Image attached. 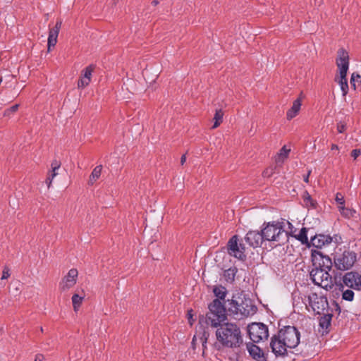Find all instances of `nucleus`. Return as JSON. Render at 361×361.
I'll return each mask as SVG.
<instances>
[{"instance_id":"obj_24","label":"nucleus","mask_w":361,"mask_h":361,"mask_svg":"<svg viewBox=\"0 0 361 361\" xmlns=\"http://www.w3.org/2000/svg\"><path fill=\"white\" fill-rule=\"evenodd\" d=\"M223 116H224V112L221 109H219V110L216 111V113H215L214 117V123L212 126L213 129L216 128L222 123Z\"/></svg>"},{"instance_id":"obj_43","label":"nucleus","mask_w":361,"mask_h":361,"mask_svg":"<svg viewBox=\"0 0 361 361\" xmlns=\"http://www.w3.org/2000/svg\"><path fill=\"white\" fill-rule=\"evenodd\" d=\"M45 357L42 354H37L35 356V361H44Z\"/></svg>"},{"instance_id":"obj_20","label":"nucleus","mask_w":361,"mask_h":361,"mask_svg":"<svg viewBox=\"0 0 361 361\" xmlns=\"http://www.w3.org/2000/svg\"><path fill=\"white\" fill-rule=\"evenodd\" d=\"M247 350L250 355L255 360L261 361L264 357V354L262 350L257 345L253 344L247 345Z\"/></svg>"},{"instance_id":"obj_41","label":"nucleus","mask_w":361,"mask_h":361,"mask_svg":"<svg viewBox=\"0 0 361 361\" xmlns=\"http://www.w3.org/2000/svg\"><path fill=\"white\" fill-rule=\"evenodd\" d=\"M345 125L343 123H338L337 126V130L338 133H342L345 130Z\"/></svg>"},{"instance_id":"obj_30","label":"nucleus","mask_w":361,"mask_h":361,"mask_svg":"<svg viewBox=\"0 0 361 361\" xmlns=\"http://www.w3.org/2000/svg\"><path fill=\"white\" fill-rule=\"evenodd\" d=\"M307 233V229L305 228H302L300 230V231L298 235V238H297L303 244L308 243Z\"/></svg>"},{"instance_id":"obj_42","label":"nucleus","mask_w":361,"mask_h":361,"mask_svg":"<svg viewBox=\"0 0 361 361\" xmlns=\"http://www.w3.org/2000/svg\"><path fill=\"white\" fill-rule=\"evenodd\" d=\"M272 171L273 169H267L264 172H263V176H271L272 175Z\"/></svg>"},{"instance_id":"obj_16","label":"nucleus","mask_w":361,"mask_h":361,"mask_svg":"<svg viewBox=\"0 0 361 361\" xmlns=\"http://www.w3.org/2000/svg\"><path fill=\"white\" fill-rule=\"evenodd\" d=\"M333 240L332 237L329 235H315L311 238L310 243L313 247L322 248V247L329 245Z\"/></svg>"},{"instance_id":"obj_12","label":"nucleus","mask_w":361,"mask_h":361,"mask_svg":"<svg viewBox=\"0 0 361 361\" xmlns=\"http://www.w3.org/2000/svg\"><path fill=\"white\" fill-rule=\"evenodd\" d=\"M312 263L314 268L330 271L332 262L329 257L324 255L321 252L314 250L312 252Z\"/></svg>"},{"instance_id":"obj_22","label":"nucleus","mask_w":361,"mask_h":361,"mask_svg":"<svg viewBox=\"0 0 361 361\" xmlns=\"http://www.w3.org/2000/svg\"><path fill=\"white\" fill-rule=\"evenodd\" d=\"M331 314H326L321 317L319 319V326L326 332H327V330L331 325Z\"/></svg>"},{"instance_id":"obj_29","label":"nucleus","mask_w":361,"mask_h":361,"mask_svg":"<svg viewBox=\"0 0 361 361\" xmlns=\"http://www.w3.org/2000/svg\"><path fill=\"white\" fill-rule=\"evenodd\" d=\"M303 201L305 203L307 206H311L312 207H315L316 202L312 199L310 195L307 192L305 191L302 195Z\"/></svg>"},{"instance_id":"obj_39","label":"nucleus","mask_w":361,"mask_h":361,"mask_svg":"<svg viewBox=\"0 0 361 361\" xmlns=\"http://www.w3.org/2000/svg\"><path fill=\"white\" fill-rule=\"evenodd\" d=\"M61 166V162L56 159L52 161L51 167V169H59Z\"/></svg>"},{"instance_id":"obj_36","label":"nucleus","mask_w":361,"mask_h":361,"mask_svg":"<svg viewBox=\"0 0 361 361\" xmlns=\"http://www.w3.org/2000/svg\"><path fill=\"white\" fill-rule=\"evenodd\" d=\"M360 78H361V75H360L358 73H353L352 74L351 78H350V85L353 87L354 90H355L356 87H357V85H355L356 80L360 79ZM360 86H361V81H360Z\"/></svg>"},{"instance_id":"obj_44","label":"nucleus","mask_w":361,"mask_h":361,"mask_svg":"<svg viewBox=\"0 0 361 361\" xmlns=\"http://www.w3.org/2000/svg\"><path fill=\"white\" fill-rule=\"evenodd\" d=\"M191 312H192V310H190L188 312V320H189L190 325L192 324V321H191L192 319V314Z\"/></svg>"},{"instance_id":"obj_9","label":"nucleus","mask_w":361,"mask_h":361,"mask_svg":"<svg viewBox=\"0 0 361 361\" xmlns=\"http://www.w3.org/2000/svg\"><path fill=\"white\" fill-rule=\"evenodd\" d=\"M248 334L254 343H258L269 336L268 327L262 323H252L248 326Z\"/></svg>"},{"instance_id":"obj_32","label":"nucleus","mask_w":361,"mask_h":361,"mask_svg":"<svg viewBox=\"0 0 361 361\" xmlns=\"http://www.w3.org/2000/svg\"><path fill=\"white\" fill-rule=\"evenodd\" d=\"M91 82V80H90L87 78H84L82 75L80 76V78L78 80V88H85L87 87L90 82Z\"/></svg>"},{"instance_id":"obj_33","label":"nucleus","mask_w":361,"mask_h":361,"mask_svg":"<svg viewBox=\"0 0 361 361\" xmlns=\"http://www.w3.org/2000/svg\"><path fill=\"white\" fill-rule=\"evenodd\" d=\"M290 149H287L286 146H283L279 153V159L283 161L284 159L287 158Z\"/></svg>"},{"instance_id":"obj_26","label":"nucleus","mask_w":361,"mask_h":361,"mask_svg":"<svg viewBox=\"0 0 361 361\" xmlns=\"http://www.w3.org/2000/svg\"><path fill=\"white\" fill-rule=\"evenodd\" d=\"M340 289L343 291L342 298L347 301H352L354 298V292L352 290L347 289L343 290V285L341 284Z\"/></svg>"},{"instance_id":"obj_13","label":"nucleus","mask_w":361,"mask_h":361,"mask_svg":"<svg viewBox=\"0 0 361 361\" xmlns=\"http://www.w3.org/2000/svg\"><path fill=\"white\" fill-rule=\"evenodd\" d=\"M343 284L355 290H361V274L356 271L347 272L343 277Z\"/></svg>"},{"instance_id":"obj_19","label":"nucleus","mask_w":361,"mask_h":361,"mask_svg":"<svg viewBox=\"0 0 361 361\" xmlns=\"http://www.w3.org/2000/svg\"><path fill=\"white\" fill-rule=\"evenodd\" d=\"M301 97L302 93L300 94V97L293 102L292 107L287 111L286 118L288 120H291L298 114L302 105Z\"/></svg>"},{"instance_id":"obj_8","label":"nucleus","mask_w":361,"mask_h":361,"mask_svg":"<svg viewBox=\"0 0 361 361\" xmlns=\"http://www.w3.org/2000/svg\"><path fill=\"white\" fill-rule=\"evenodd\" d=\"M357 255L354 251L345 250L342 252H336L334 257V264L339 270H348L355 264Z\"/></svg>"},{"instance_id":"obj_49","label":"nucleus","mask_w":361,"mask_h":361,"mask_svg":"<svg viewBox=\"0 0 361 361\" xmlns=\"http://www.w3.org/2000/svg\"><path fill=\"white\" fill-rule=\"evenodd\" d=\"M360 81H361V78L360 79H357V80H356L355 83L357 82V85L360 86Z\"/></svg>"},{"instance_id":"obj_25","label":"nucleus","mask_w":361,"mask_h":361,"mask_svg":"<svg viewBox=\"0 0 361 361\" xmlns=\"http://www.w3.org/2000/svg\"><path fill=\"white\" fill-rule=\"evenodd\" d=\"M338 209H339L341 214L346 218L353 217V216H354V214H355V210L347 208L344 205L338 206Z\"/></svg>"},{"instance_id":"obj_34","label":"nucleus","mask_w":361,"mask_h":361,"mask_svg":"<svg viewBox=\"0 0 361 361\" xmlns=\"http://www.w3.org/2000/svg\"><path fill=\"white\" fill-rule=\"evenodd\" d=\"M19 105L15 104L12 106L11 107L6 109L4 113V116L10 117L11 115H13L14 113H16L18 109Z\"/></svg>"},{"instance_id":"obj_46","label":"nucleus","mask_w":361,"mask_h":361,"mask_svg":"<svg viewBox=\"0 0 361 361\" xmlns=\"http://www.w3.org/2000/svg\"><path fill=\"white\" fill-rule=\"evenodd\" d=\"M185 161H186V156H185V154H183V155H182V157L180 158V164H181V165H183Z\"/></svg>"},{"instance_id":"obj_38","label":"nucleus","mask_w":361,"mask_h":361,"mask_svg":"<svg viewBox=\"0 0 361 361\" xmlns=\"http://www.w3.org/2000/svg\"><path fill=\"white\" fill-rule=\"evenodd\" d=\"M10 269L7 267H5L3 270L1 279H6L10 276Z\"/></svg>"},{"instance_id":"obj_14","label":"nucleus","mask_w":361,"mask_h":361,"mask_svg":"<svg viewBox=\"0 0 361 361\" xmlns=\"http://www.w3.org/2000/svg\"><path fill=\"white\" fill-rule=\"evenodd\" d=\"M78 272L76 269H71L59 283V289L61 291H67L75 286L77 281Z\"/></svg>"},{"instance_id":"obj_17","label":"nucleus","mask_w":361,"mask_h":361,"mask_svg":"<svg viewBox=\"0 0 361 361\" xmlns=\"http://www.w3.org/2000/svg\"><path fill=\"white\" fill-rule=\"evenodd\" d=\"M62 21L58 20L55 26L50 29L48 37V49L50 50L51 47H54L57 42V37L59 30L61 27Z\"/></svg>"},{"instance_id":"obj_51","label":"nucleus","mask_w":361,"mask_h":361,"mask_svg":"<svg viewBox=\"0 0 361 361\" xmlns=\"http://www.w3.org/2000/svg\"><path fill=\"white\" fill-rule=\"evenodd\" d=\"M203 320H204V317H202V318H200L199 322L201 323L202 321H203Z\"/></svg>"},{"instance_id":"obj_18","label":"nucleus","mask_w":361,"mask_h":361,"mask_svg":"<svg viewBox=\"0 0 361 361\" xmlns=\"http://www.w3.org/2000/svg\"><path fill=\"white\" fill-rule=\"evenodd\" d=\"M62 21L58 20L55 26L50 29L48 37V49L50 50L51 47H54L57 42V37L59 30L61 27Z\"/></svg>"},{"instance_id":"obj_48","label":"nucleus","mask_w":361,"mask_h":361,"mask_svg":"<svg viewBox=\"0 0 361 361\" xmlns=\"http://www.w3.org/2000/svg\"><path fill=\"white\" fill-rule=\"evenodd\" d=\"M158 4H159V1H158L157 0H153V1H152V4L153 6H157Z\"/></svg>"},{"instance_id":"obj_31","label":"nucleus","mask_w":361,"mask_h":361,"mask_svg":"<svg viewBox=\"0 0 361 361\" xmlns=\"http://www.w3.org/2000/svg\"><path fill=\"white\" fill-rule=\"evenodd\" d=\"M94 69V66L93 65H90L82 71L81 75H82L84 78H87L91 80Z\"/></svg>"},{"instance_id":"obj_7","label":"nucleus","mask_w":361,"mask_h":361,"mask_svg":"<svg viewBox=\"0 0 361 361\" xmlns=\"http://www.w3.org/2000/svg\"><path fill=\"white\" fill-rule=\"evenodd\" d=\"M329 270H324L319 268H314L310 273L312 282L319 286L328 290L333 288L334 281Z\"/></svg>"},{"instance_id":"obj_3","label":"nucleus","mask_w":361,"mask_h":361,"mask_svg":"<svg viewBox=\"0 0 361 361\" xmlns=\"http://www.w3.org/2000/svg\"><path fill=\"white\" fill-rule=\"evenodd\" d=\"M336 65L339 75L336 76L335 81L339 84L343 95L345 96L348 92L346 75L349 68V56L348 52L343 49H340L338 51Z\"/></svg>"},{"instance_id":"obj_45","label":"nucleus","mask_w":361,"mask_h":361,"mask_svg":"<svg viewBox=\"0 0 361 361\" xmlns=\"http://www.w3.org/2000/svg\"><path fill=\"white\" fill-rule=\"evenodd\" d=\"M310 173H311V171H309L308 173H307V175L304 176V181L305 183H309V176L310 175Z\"/></svg>"},{"instance_id":"obj_15","label":"nucleus","mask_w":361,"mask_h":361,"mask_svg":"<svg viewBox=\"0 0 361 361\" xmlns=\"http://www.w3.org/2000/svg\"><path fill=\"white\" fill-rule=\"evenodd\" d=\"M245 240L251 247H257L262 245L263 240H265V239L262 235V231L261 232L257 231H250L246 234Z\"/></svg>"},{"instance_id":"obj_50","label":"nucleus","mask_w":361,"mask_h":361,"mask_svg":"<svg viewBox=\"0 0 361 361\" xmlns=\"http://www.w3.org/2000/svg\"><path fill=\"white\" fill-rule=\"evenodd\" d=\"M113 4L116 5L119 0H111Z\"/></svg>"},{"instance_id":"obj_47","label":"nucleus","mask_w":361,"mask_h":361,"mask_svg":"<svg viewBox=\"0 0 361 361\" xmlns=\"http://www.w3.org/2000/svg\"><path fill=\"white\" fill-rule=\"evenodd\" d=\"M331 149H332V150H334V149H338V145H336V144H332V145H331Z\"/></svg>"},{"instance_id":"obj_5","label":"nucleus","mask_w":361,"mask_h":361,"mask_svg":"<svg viewBox=\"0 0 361 361\" xmlns=\"http://www.w3.org/2000/svg\"><path fill=\"white\" fill-rule=\"evenodd\" d=\"M209 312L207 314V323L212 327H217L226 319V308L224 304L219 299H215L209 305Z\"/></svg>"},{"instance_id":"obj_21","label":"nucleus","mask_w":361,"mask_h":361,"mask_svg":"<svg viewBox=\"0 0 361 361\" xmlns=\"http://www.w3.org/2000/svg\"><path fill=\"white\" fill-rule=\"evenodd\" d=\"M213 293L214 295L219 299L220 301L225 300V298L227 294V290L226 288L223 286H215L213 288Z\"/></svg>"},{"instance_id":"obj_40","label":"nucleus","mask_w":361,"mask_h":361,"mask_svg":"<svg viewBox=\"0 0 361 361\" xmlns=\"http://www.w3.org/2000/svg\"><path fill=\"white\" fill-rule=\"evenodd\" d=\"M361 154L360 149H355L351 152V156L356 159Z\"/></svg>"},{"instance_id":"obj_28","label":"nucleus","mask_w":361,"mask_h":361,"mask_svg":"<svg viewBox=\"0 0 361 361\" xmlns=\"http://www.w3.org/2000/svg\"><path fill=\"white\" fill-rule=\"evenodd\" d=\"M237 269L235 268H230L224 271V277L226 281H234Z\"/></svg>"},{"instance_id":"obj_27","label":"nucleus","mask_w":361,"mask_h":361,"mask_svg":"<svg viewBox=\"0 0 361 361\" xmlns=\"http://www.w3.org/2000/svg\"><path fill=\"white\" fill-rule=\"evenodd\" d=\"M84 297L80 296L78 294H73L72 296V303L73 306V309L75 311H77L82 304Z\"/></svg>"},{"instance_id":"obj_11","label":"nucleus","mask_w":361,"mask_h":361,"mask_svg":"<svg viewBox=\"0 0 361 361\" xmlns=\"http://www.w3.org/2000/svg\"><path fill=\"white\" fill-rule=\"evenodd\" d=\"M237 235H233L228 242V252L238 259L244 260L246 257L245 255V247L242 244H238Z\"/></svg>"},{"instance_id":"obj_4","label":"nucleus","mask_w":361,"mask_h":361,"mask_svg":"<svg viewBox=\"0 0 361 361\" xmlns=\"http://www.w3.org/2000/svg\"><path fill=\"white\" fill-rule=\"evenodd\" d=\"M264 226L262 231L265 240L275 241L279 244L284 243L288 240V233L283 229L281 223L273 221L264 224Z\"/></svg>"},{"instance_id":"obj_2","label":"nucleus","mask_w":361,"mask_h":361,"mask_svg":"<svg viewBox=\"0 0 361 361\" xmlns=\"http://www.w3.org/2000/svg\"><path fill=\"white\" fill-rule=\"evenodd\" d=\"M300 343V333L293 326H286L271 337L270 347L276 356L285 355L287 348H294Z\"/></svg>"},{"instance_id":"obj_23","label":"nucleus","mask_w":361,"mask_h":361,"mask_svg":"<svg viewBox=\"0 0 361 361\" xmlns=\"http://www.w3.org/2000/svg\"><path fill=\"white\" fill-rule=\"evenodd\" d=\"M102 166L101 165L97 166L92 171L89 180V184L93 185L94 182L100 177Z\"/></svg>"},{"instance_id":"obj_10","label":"nucleus","mask_w":361,"mask_h":361,"mask_svg":"<svg viewBox=\"0 0 361 361\" xmlns=\"http://www.w3.org/2000/svg\"><path fill=\"white\" fill-rule=\"evenodd\" d=\"M308 302L313 311L319 314L324 312L329 306L326 297L319 295L316 293H312L308 295Z\"/></svg>"},{"instance_id":"obj_6","label":"nucleus","mask_w":361,"mask_h":361,"mask_svg":"<svg viewBox=\"0 0 361 361\" xmlns=\"http://www.w3.org/2000/svg\"><path fill=\"white\" fill-rule=\"evenodd\" d=\"M228 301V310L233 314L248 317L256 312V307L249 298L241 299L240 302L233 299Z\"/></svg>"},{"instance_id":"obj_37","label":"nucleus","mask_w":361,"mask_h":361,"mask_svg":"<svg viewBox=\"0 0 361 361\" xmlns=\"http://www.w3.org/2000/svg\"><path fill=\"white\" fill-rule=\"evenodd\" d=\"M336 202L339 204L338 206H343L345 204L344 197L341 193L338 192L336 195Z\"/></svg>"},{"instance_id":"obj_1","label":"nucleus","mask_w":361,"mask_h":361,"mask_svg":"<svg viewBox=\"0 0 361 361\" xmlns=\"http://www.w3.org/2000/svg\"><path fill=\"white\" fill-rule=\"evenodd\" d=\"M216 328V341L214 346L216 350H239L243 346V336L238 324L232 322H224Z\"/></svg>"},{"instance_id":"obj_35","label":"nucleus","mask_w":361,"mask_h":361,"mask_svg":"<svg viewBox=\"0 0 361 361\" xmlns=\"http://www.w3.org/2000/svg\"><path fill=\"white\" fill-rule=\"evenodd\" d=\"M57 170L58 169H51V173L48 175V176L46 179V183H47L48 188H50V186L52 183L53 179L58 174V173L56 172Z\"/></svg>"}]
</instances>
